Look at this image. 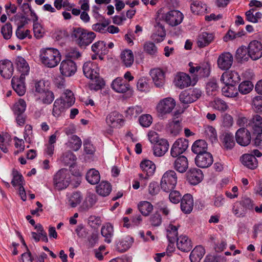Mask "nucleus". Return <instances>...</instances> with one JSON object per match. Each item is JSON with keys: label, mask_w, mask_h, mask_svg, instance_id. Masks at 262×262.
I'll return each mask as SVG.
<instances>
[{"label": "nucleus", "mask_w": 262, "mask_h": 262, "mask_svg": "<svg viewBox=\"0 0 262 262\" xmlns=\"http://www.w3.org/2000/svg\"><path fill=\"white\" fill-rule=\"evenodd\" d=\"M71 37L80 48H85L93 42L96 34L80 27H73Z\"/></svg>", "instance_id": "nucleus-1"}, {"label": "nucleus", "mask_w": 262, "mask_h": 262, "mask_svg": "<svg viewBox=\"0 0 262 262\" xmlns=\"http://www.w3.org/2000/svg\"><path fill=\"white\" fill-rule=\"evenodd\" d=\"M75 98L73 93L67 90L60 98L57 99L53 104L52 114L56 117H59L66 110L75 103Z\"/></svg>", "instance_id": "nucleus-2"}, {"label": "nucleus", "mask_w": 262, "mask_h": 262, "mask_svg": "<svg viewBox=\"0 0 262 262\" xmlns=\"http://www.w3.org/2000/svg\"><path fill=\"white\" fill-rule=\"evenodd\" d=\"M40 58L45 66L48 68H54L60 61L61 55L57 49L48 48L41 50Z\"/></svg>", "instance_id": "nucleus-3"}, {"label": "nucleus", "mask_w": 262, "mask_h": 262, "mask_svg": "<svg viewBox=\"0 0 262 262\" xmlns=\"http://www.w3.org/2000/svg\"><path fill=\"white\" fill-rule=\"evenodd\" d=\"M177 183V176L173 170L166 171L163 175L160 182L161 189L168 192L173 190Z\"/></svg>", "instance_id": "nucleus-4"}, {"label": "nucleus", "mask_w": 262, "mask_h": 262, "mask_svg": "<svg viewBox=\"0 0 262 262\" xmlns=\"http://www.w3.org/2000/svg\"><path fill=\"white\" fill-rule=\"evenodd\" d=\"M176 102L171 97H167L161 100L157 105L156 109L159 117L170 114L175 107Z\"/></svg>", "instance_id": "nucleus-5"}, {"label": "nucleus", "mask_w": 262, "mask_h": 262, "mask_svg": "<svg viewBox=\"0 0 262 262\" xmlns=\"http://www.w3.org/2000/svg\"><path fill=\"white\" fill-rule=\"evenodd\" d=\"M67 169L62 168L58 170L53 178L54 185L58 190L66 188L70 184V177H67Z\"/></svg>", "instance_id": "nucleus-6"}, {"label": "nucleus", "mask_w": 262, "mask_h": 262, "mask_svg": "<svg viewBox=\"0 0 262 262\" xmlns=\"http://www.w3.org/2000/svg\"><path fill=\"white\" fill-rule=\"evenodd\" d=\"M171 117L166 127L170 134L177 136L180 133V111L177 110L174 111L171 114Z\"/></svg>", "instance_id": "nucleus-7"}, {"label": "nucleus", "mask_w": 262, "mask_h": 262, "mask_svg": "<svg viewBox=\"0 0 262 262\" xmlns=\"http://www.w3.org/2000/svg\"><path fill=\"white\" fill-rule=\"evenodd\" d=\"M203 176L201 170L194 168L190 169L185 173L184 179L190 184L196 185L202 181Z\"/></svg>", "instance_id": "nucleus-8"}, {"label": "nucleus", "mask_w": 262, "mask_h": 262, "mask_svg": "<svg viewBox=\"0 0 262 262\" xmlns=\"http://www.w3.org/2000/svg\"><path fill=\"white\" fill-rule=\"evenodd\" d=\"M233 62L232 55L228 52L221 53L217 59L218 68L221 70L227 71L232 66Z\"/></svg>", "instance_id": "nucleus-9"}, {"label": "nucleus", "mask_w": 262, "mask_h": 262, "mask_svg": "<svg viewBox=\"0 0 262 262\" xmlns=\"http://www.w3.org/2000/svg\"><path fill=\"white\" fill-rule=\"evenodd\" d=\"M76 71V64L73 60L67 59L61 61L60 66V71L62 76H71L75 73Z\"/></svg>", "instance_id": "nucleus-10"}, {"label": "nucleus", "mask_w": 262, "mask_h": 262, "mask_svg": "<svg viewBox=\"0 0 262 262\" xmlns=\"http://www.w3.org/2000/svg\"><path fill=\"white\" fill-rule=\"evenodd\" d=\"M213 162V157L209 152L197 155L195 158L196 166L202 168L209 167L212 165Z\"/></svg>", "instance_id": "nucleus-11"}, {"label": "nucleus", "mask_w": 262, "mask_h": 262, "mask_svg": "<svg viewBox=\"0 0 262 262\" xmlns=\"http://www.w3.org/2000/svg\"><path fill=\"white\" fill-rule=\"evenodd\" d=\"M248 54L253 60H257L262 56V45L257 40H253L248 46Z\"/></svg>", "instance_id": "nucleus-12"}, {"label": "nucleus", "mask_w": 262, "mask_h": 262, "mask_svg": "<svg viewBox=\"0 0 262 262\" xmlns=\"http://www.w3.org/2000/svg\"><path fill=\"white\" fill-rule=\"evenodd\" d=\"M83 72L86 77L93 79L98 75L99 68L96 62H86L83 66Z\"/></svg>", "instance_id": "nucleus-13"}, {"label": "nucleus", "mask_w": 262, "mask_h": 262, "mask_svg": "<svg viewBox=\"0 0 262 262\" xmlns=\"http://www.w3.org/2000/svg\"><path fill=\"white\" fill-rule=\"evenodd\" d=\"M251 138L250 133L245 128L238 129L235 134L237 143L243 146L249 145L251 141Z\"/></svg>", "instance_id": "nucleus-14"}, {"label": "nucleus", "mask_w": 262, "mask_h": 262, "mask_svg": "<svg viewBox=\"0 0 262 262\" xmlns=\"http://www.w3.org/2000/svg\"><path fill=\"white\" fill-rule=\"evenodd\" d=\"M111 87L117 93H124L130 89V86L125 80L118 77L113 81Z\"/></svg>", "instance_id": "nucleus-15"}, {"label": "nucleus", "mask_w": 262, "mask_h": 262, "mask_svg": "<svg viewBox=\"0 0 262 262\" xmlns=\"http://www.w3.org/2000/svg\"><path fill=\"white\" fill-rule=\"evenodd\" d=\"M13 71V64L11 61L7 59L0 61V74L4 78L10 79Z\"/></svg>", "instance_id": "nucleus-16"}, {"label": "nucleus", "mask_w": 262, "mask_h": 262, "mask_svg": "<svg viewBox=\"0 0 262 262\" xmlns=\"http://www.w3.org/2000/svg\"><path fill=\"white\" fill-rule=\"evenodd\" d=\"M239 160L242 165L248 169H255L258 166V161L252 154H244Z\"/></svg>", "instance_id": "nucleus-17"}, {"label": "nucleus", "mask_w": 262, "mask_h": 262, "mask_svg": "<svg viewBox=\"0 0 262 262\" xmlns=\"http://www.w3.org/2000/svg\"><path fill=\"white\" fill-rule=\"evenodd\" d=\"M240 80L238 73L234 71L224 73L221 78V80L225 84L234 85Z\"/></svg>", "instance_id": "nucleus-18"}, {"label": "nucleus", "mask_w": 262, "mask_h": 262, "mask_svg": "<svg viewBox=\"0 0 262 262\" xmlns=\"http://www.w3.org/2000/svg\"><path fill=\"white\" fill-rule=\"evenodd\" d=\"M150 75L157 87H162L165 82V73L160 69L157 68L150 70Z\"/></svg>", "instance_id": "nucleus-19"}, {"label": "nucleus", "mask_w": 262, "mask_h": 262, "mask_svg": "<svg viewBox=\"0 0 262 262\" xmlns=\"http://www.w3.org/2000/svg\"><path fill=\"white\" fill-rule=\"evenodd\" d=\"M214 34L212 33L202 32L198 37L196 43L198 47L202 48L208 46L214 40Z\"/></svg>", "instance_id": "nucleus-20"}, {"label": "nucleus", "mask_w": 262, "mask_h": 262, "mask_svg": "<svg viewBox=\"0 0 262 262\" xmlns=\"http://www.w3.org/2000/svg\"><path fill=\"white\" fill-rule=\"evenodd\" d=\"M106 121L110 126L118 127L123 124L124 120L122 115L117 112H113L106 117Z\"/></svg>", "instance_id": "nucleus-21"}, {"label": "nucleus", "mask_w": 262, "mask_h": 262, "mask_svg": "<svg viewBox=\"0 0 262 262\" xmlns=\"http://www.w3.org/2000/svg\"><path fill=\"white\" fill-rule=\"evenodd\" d=\"M180 11L173 10L168 12L162 18H164L166 23L172 27H174L180 24L179 19Z\"/></svg>", "instance_id": "nucleus-22"}, {"label": "nucleus", "mask_w": 262, "mask_h": 262, "mask_svg": "<svg viewBox=\"0 0 262 262\" xmlns=\"http://www.w3.org/2000/svg\"><path fill=\"white\" fill-rule=\"evenodd\" d=\"M169 148L168 141L165 139H160L159 142L154 146V154L156 156L161 157L167 151Z\"/></svg>", "instance_id": "nucleus-23"}, {"label": "nucleus", "mask_w": 262, "mask_h": 262, "mask_svg": "<svg viewBox=\"0 0 262 262\" xmlns=\"http://www.w3.org/2000/svg\"><path fill=\"white\" fill-rule=\"evenodd\" d=\"M180 139H177L172 146L170 150L171 156L173 158H177L174 162L175 169L180 172V147H179Z\"/></svg>", "instance_id": "nucleus-24"}, {"label": "nucleus", "mask_w": 262, "mask_h": 262, "mask_svg": "<svg viewBox=\"0 0 262 262\" xmlns=\"http://www.w3.org/2000/svg\"><path fill=\"white\" fill-rule=\"evenodd\" d=\"M248 126L251 127L255 134H262V117L256 115L251 118L248 123Z\"/></svg>", "instance_id": "nucleus-25"}, {"label": "nucleus", "mask_w": 262, "mask_h": 262, "mask_svg": "<svg viewBox=\"0 0 262 262\" xmlns=\"http://www.w3.org/2000/svg\"><path fill=\"white\" fill-rule=\"evenodd\" d=\"M193 200L190 194H185L181 199V210L185 213H190L192 210Z\"/></svg>", "instance_id": "nucleus-26"}, {"label": "nucleus", "mask_w": 262, "mask_h": 262, "mask_svg": "<svg viewBox=\"0 0 262 262\" xmlns=\"http://www.w3.org/2000/svg\"><path fill=\"white\" fill-rule=\"evenodd\" d=\"M205 254L204 248L201 246H196L191 251L189 258L191 262H200Z\"/></svg>", "instance_id": "nucleus-27"}, {"label": "nucleus", "mask_w": 262, "mask_h": 262, "mask_svg": "<svg viewBox=\"0 0 262 262\" xmlns=\"http://www.w3.org/2000/svg\"><path fill=\"white\" fill-rule=\"evenodd\" d=\"M207 149V144L206 142L203 140H198L195 141L191 147L192 152L197 155L208 152Z\"/></svg>", "instance_id": "nucleus-28"}, {"label": "nucleus", "mask_w": 262, "mask_h": 262, "mask_svg": "<svg viewBox=\"0 0 262 262\" xmlns=\"http://www.w3.org/2000/svg\"><path fill=\"white\" fill-rule=\"evenodd\" d=\"M76 159V156L71 151H68L63 153L60 157V160L64 165L70 166V170L71 171H72V168L75 165V162Z\"/></svg>", "instance_id": "nucleus-29"}, {"label": "nucleus", "mask_w": 262, "mask_h": 262, "mask_svg": "<svg viewBox=\"0 0 262 262\" xmlns=\"http://www.w3.org/2000/svg\"><path fill=\"white\" fill-rule=\"evenodd\" d=\"M198 81L197 75H194L192 77L186 73H181V89L194 86Z\"/></svg>", "instance_id": "nucleus-30"}, {"label": "nucleus", "mask_w": 262, "mask_h": 262, "mask_svg": "<svg viewBox=\"0 0 262 262\" xmlns=\"http://www.w3.org/2000/svg\"><path fill=\"white\" fill-rule=\"evenodd\" d=\"M167 238L168 241L177 242V246L180 250V247L178 243V228L172 224H169L166 229Z\"/></svg>", "instance_id": "nucleus-31"}, {"label": "nucleus", "mask_w": 262, "mask_h": 262, "mask_svg": "<svg viewBox=\"0 0 262 262\" xmlns=\"http://www.w3.org/2000/svg\"><path fill=\"white\" fill-rule=\"evenodd\" d=\"M11 84L13 90L20 96H23L26 92V86L21 79L14 76L11 80Z\"/></svg>", "instance_id": "nucleus-32"}, {"label": "nucleus", "mask_w": 262, "mask_h": 262, "mask_svg": "<svg viewBox=\"0 0 262 262\" xmlns=\"http://www.w3.org/2000/svg\"><path fill=\"white\" fill-rule=\"evenodd\" d=\"M134 242V238L127 236L120 241L116 244V250L120 253H123L128 250Z\"/></svg>", "instance_id": "nucleus-33"}, {"label": "nucleus", "mask_w": 262, "mask_h": 262, "mask_svg": "<svg viewBox=\"0 0 262 262\" xmlns=\"http://www.w3.org/2000/svg\"><path fill=\"white\" fill-rule=\"evenodd\" d=\"M140 167L144 173H146L147 176H151L155 173L156 170L155 164L149 160H144L140 163Z\"/></svg>", "instance_id": "nucleus-34"}, {"label": "nucleus", "mask_w": 262, "mask_h": 262, "mask_svg": "<svg viewBox=\"0 0 262 262\" xmlns=\"http://www.w3.org/2000/svg\"><path fill=\"white\" fill-rule=\"evenodd\" d=\"M156 32L153 35V38L157 40L158 42H160L163 40L166 36V30L164 25L161 24L160 22H157L155 25Z\"/></svg>", "instance_id": "nucleus-35"}, {"label": "nucleus", "mask_w": 262, "mask_h": 262, "mask_svg": "<svg viewBox=\"0 0 262 262\" xmlns=\"http://www.w3.org/2000/svg\"><path fill=\"white\" fill-rule=\"evenodd\" d=\"M112 191V186L107 182L102 181L96 186V192L100 195L106 196Z\"/></svg>", "instance_id": "nucleus-36"}, {"label": "nucleus", "mask_w": 262, "mask_h": 262, "mask_svg": "<svg viewBox=\"0 0 262 262\" xmlns=\"http://www.w3.org/2000/svg\"><path fill=\"white\" fill-rule=\"evenodd\" d=\"M85 178L90 184L95 185L100 181V176L98 170L91 169L87 172Z\"/></svg>", "instance_id": "nucleus-37"}, {"label": "nucleus", "mask_w": 262, "mask_h": 262, "mask_svg": "<svg viewBox=\"0 0 262 262\" xmlns=\"http://www.w3.org/2000/svg\"><path fill=\"white\" fill-rule=\"evenodd\" d=\"M138 208L140 213L144 216H147L153 210L152 205L148 201H141L138 205Z\"/></svg>", "instance_id": "nucleus-38"}, {"label": "nucleus", "mask_w": 262, "mask_h": 262, "mask_svg": "<svg viewBox=\"0 0 262 262\" xmlns=\"http://www.w3.org/2000/svg\"><path fill=\"white\" fill-rule=\"evenodd\" d=\"M92 51L97 54H107L108 52L106 43L101 40L98 41L92 45Z\"/></svg>", "instance_id": "nucleus-39"}, {"label": "nucleus", "mask_w": 262, "mask_h": 262, "mask_svg": "<svg viewBox=\"0 0 262 262\" xmlns=\"http://www.w3.org/2000/svg\"><path fill=\"white\" fill-rule=\"evenodd\" d=\"M97 198L95 194L89 193L82 203V207L85 210L92 208L97 202Z\"/></svg>", "instance_id": "nucleus-40"}, {"label": "nucleus", "mask_w": 262, "mask_h": 262, "mask_svg": "<svg viewBox=\"0 0 262 262\" xmlns=\"http://www.w3.org/2000/svg\"><path fill=\"white\" fill-rule=\"evenodd\" d=\"M121 58L126 67L131 66L134 60L133 52L130 50H125L121 53Z\"/></svg>", "instance_id": "nucleus-41"}, {"label": "nucleus", "mask_w": 262, "mask_h": 262, "mask_svg": "<svg viewBox=\"0 0 262 262\" xmlns=\"http://www.w3.org/2000/svg\"><path fill=\"white\" fill-rule=\"evenodd\" d=\"M113 226L110 223L101 228V234L105 238V241L107 243H110L112 241L111 238L113 235Z\"/></svg>", "instance_id": "nucleus-42"}, {"label": "nucleus", "mask_w": 262, "mask_h": 262, "mask_svg": "<svg viewBox=\"0 0 262 262\" xmlns=\"http://www.w3.org/2000/svg\"><path fill=\"white\" fill-rule=\"evenodd\" d=\"M255 11V9L252 8L246 12V18L248 21L251 22L252 23H257L261 18L262 14L259 12L254 13Z\"/></svg>", "instance_id": "nucleus-43"}, {"label": "nucleus", "mask_w": 262, "mask_h": 262, "mask_svg": "<svg viewBox=\"0 0 262 262\" xmlns=\"http://www.w3.org/2000/svg\"><path fill=\"white\" fill-rule=\"evenodd\" d=\"M34 87L35 92L39 94H41L43 92H46V91L50 89V82L48 81H46L45 80L36 81L35 82Z\"/></svg>", "instance_id": "nucleus-44"}, {"label": "nucleus", "mask_w": 262, "mask_h": 262, "mask_svg": "<svg viewBox=\"0 0 262 262\" xmlns=\"http://www.w3.org/2000/svg\"><path fill=\"white\" fill-rule=\"evenodd\" d=\"M16 63L18 70L20 73H24L25 74H28L30 68L28 63L24 58L18 56L16 59Z\"/></svg>", "instance_id": "nucleus-45"}, {"label": "nucleus", "mask_w": 262, "mask_h": 262, "mask_svg": "<svg viewBox=\"0 0 262 262\" xmlns=\"http://www.w3.org/2000/svg\"><path fill=\"white\" fill-rule=\"evenodd\" d=\"M232 212L236 217H243L245 216L247 210L239 201H237L234 204Z\"/></svg>", "instance_id": "nucleus-46"}, {"label": "nucleus", "mask_w": 262, "mask_h": 262, "mask_svg": "<svg viewBox=\"0 0 262 262\" xmlns=\"http://www.w3.org/2000/svg\"><path fill=\"white\" fill-rule=\"evenodd\" d=\"M210 106L214 109L221 112H224L228 108L227 103L224 100L219 98H215L213 101L211 102Z\"/></svg>", "instance_id": "nucleus-47"}, {"label": "nucleus", "mask_w": 262, "mask_h": 262, "mask_svg": "<svg viewBox=\"0 0 262 262\" xmlns=\"http://www.w3.org/2000/svg\"><path fill=\"white\" fill-rule=\"evenodd\" d=\"M191 10L193 13L200 14L206 12L207 7L205 4L201 2L195 1L191 5Z\"/></svg>", "instance_id": "nucleus-48"}, {"label": "nucleus", "mask_w": 262, "mask_h": 262, "mask_svg": "<svg viewBox=\"0 0 262 262\" xmlns=\"http://www.w3.org/2000/svg\"><path fill=\"white\" fill-rule=\"evenodd\" d=\"M222 92L223 94L227 97H234L238 95L237 90L234 85L225 84V86L222 88Z\"/></svg>", "instance_id": "nucleus-49"}, {"label": "nucleus", "mask_w": 262, "mask_h": 262, "mask_svg": "<svg viewBox=\"0 0 262 262\" xmlns=\"http://www.w3.org/2000/svg\"><path fill=\"white\" fill-rule=\"evenodd\" d=\"M223 144L226 149H231L235 145L233 137L229 134H225L223 135Z\"/></svg>", "instance_id": "nucleus-50"}, {"label": "nucleus", "mask_w": 262, "mask_h": 262, "mask_svg": "<svg viewBox=\"0 0 262 262\" xmlns=\"http://www.w3.org/2000/svg\"><path fill=\"white\" fill-rule=\"evenodd\" d=\"M253 88V85L250 81H244L240 83L238 86V91L242 94L249 93Z\"/></svg>", "instance_id": "nucleus-51"}, {"label": "nucleus", "mask_w": 262, "mask_h": 262, "mask_svg": "<svg viewBox=\"0 0 262 262\" xmlns=\"http://www.w3.org/2000/svg\"><path fill=\"white\" fill-rule=\"evenodd\" d=\"M82 199V196L80 192H73L69 200L70 206L72 208L76 207L81 203Z\"/></svg>", "instance_id": "nucleus-52"}, {"label": "nucleus", "mask_w": 262, "mask_h": 262, "mask_svg": "<svg viewBox=\"0 0 262 262\" xmlns=\"http://www.w3.org/2000/svg\"><path fill=\"white\" fill-rule=\"evenodd\" d=\"M12 174L13 179L11 181V184L13 187L24 184V179L20 172L14 169L12 171Z\"/></svg>", "instance_id": "nucleus-53"}, {"label": "nucleus", "mask_w": 262, "mask_h": 262, "mask_svg": "<svg viewBox=\"0 0 262 262\" xmlns=\"http://www.w3.org/2000/svg\"><path fill=\"white\" fill-rule=\"evenodd\" d=\"M192 248L191 239L186 235L181 236V251L187 252L190 251Z\"/></svg>", "instance_id": "nucleus-54"}, {"label": "nucleus", "mask_w": 262, "mask_h": 262, "mask_svg": "<svg viewBox=\"0 0 262 262\" xmlns=\"http://www.w3.org/2000/svg\"><path fill=\"white\" fill-rule=\"evenodd\" d=\"M26 108V103L24 100L20 99L13 107V112L15 115H20L24 113Z\"/></svg>", "instance_id": "nucleus-55"}, {"label": "nucleus", "mask_w": 262, "mask_h": 262, "mask_svg": "<svg viewBox=\"0 0 262 262\" xmlns=\"http://www.w3.org/2000/svg\"><path fill=\"white\" fill-rule=\"evenodd\" d=\"M41 98L42 102L45 104H50L52 103L54 99V94L53 92L49 90L41 93Z\"/></svg>", "instance_id": "nucleus-56"}, {"label": "nucleus", "mask_w": 262, "mask_h": 262, "mask_svg": "<svg viewBox=\"0 0 262 262\" xmlns=\"http://www.w3.org/2000/svg\"><path fill=\"white\" fill-rule=\"evenodd\" d=\"M96 78H94L92 80H94V83H92L91 85V89H94L96 91H98L102 89L105 85V83L104 80L100 78L99 76V73H98V75L96 76Z\"/></svg>", "instance_id": "nucleus-57"}, {"label": "nucleus", "mask_w": 262, "mask_h": 262, "mask_svg": "<svg viewBox=\"0 0 262 262\" xmlns=\"http://www.w3.org/2000/svg\"><path fill=\"white\" fill-rule=\"evenodd\" d=\"M143 112V108L141 106L136 105L129 107L125 111L126 116H130L131 117H137L140 114Z\"/></svg>", "instance_id": "nucleus-58"}, {"label": "nucleus", "mask_w": 262, "mask_h": 262, "mask_svg": "<svg viewBox=\"0 0 262 262\" xmlns=\"http://www.w3.org/2000/svg\"><path fill=\"white\" fill-rule=\"evenodd\" d=\"M1 33L5 39H9L12 34V26L10 23H7L1 29Z\"/></svg>", "instance_id": "nucleus-59"}, {"label": "nucleus", "mask_w": 262, "mask_h": 262, "mask_svg": "<svg viewBox=\"0 0 262 262\" xmlns=\"http://www.w3.org/2000/svg\"><path fill=\"white\" fill-rule=\"evenodd\" d=\"M140 124L144 127H149L152 122V118L149 114H144L139 118Z\"/></svg>", "instance_id": "nucleus-60"}, {"label": "nucleus", "mask_w": 262, "mask_h": 262, "mask_svg": "<svg viewBox=\"0 0 262 262\" xmlns=\"http://www.w3.org/2000/svg\"><path fill=\"white\" fill-rule=\"evenodd\" d=\"M144 49L147 54L150 55H155L157 53V48L155 44L151 41L145 42L144 45Z\"/></svg>", "instance_id": "nucleus-61"}, {"label": "nucleus", "mask_w": 262, "mask_h": 262, "mask_svg": "<svg viewBox=\"0 0 262 262\" xmlns=\"http://www.w3.org/2000/svg\"><path fill=\"white\" fill-rule=\"evenodd\" d=\"M252 105L257 113H262V96L254 97L252 100Z\"/></svg>", "instance_id": "nucleus-62"}, {"label": "nucleus", "mask_w": 262, "mask_h": 262, "mask_svg": "<svg viewBox=\"0 0 262 262\" xmlns=\"http://www.w3.org/2000/svg\"><path fill=\"white\" fill-rule=\"evenodd\" d=\"M147 79L144 77L140 78L137 83V88L141 92H147L148 91V84Z\"/></svg>", "instance_id": "nucleus-63"}, {"label": "nucleus", "mask_w": 262, "mask_h": 262, "mask_svg": "<svg viewBox=\"0 0 262 262\" xmlns=\"http://www.w3.org/2000/svg\"><path fill=\"white\" fill-rule=\"evenodd\" d=\"M204 262H227V259L223 256L208 255Z\"/></svg>", "instance_id": "nucleus-64"}]
</instances>
